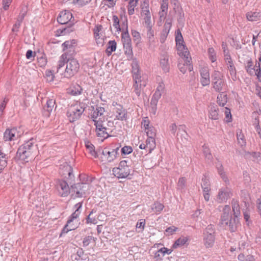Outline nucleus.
Listing matches in <instances>:
<instances>
[{"instance_id": "obj_1", "label": "nucleus", "mask_w": 261, "mask_h": 261, "mask_svg": "<svg viewBox=\"0 0 261 261\" xmlns=\"http://www.w3.org/2000/svg\"><path fill=\"white\" fill-rule=\"evenodd\" d=\"M37 151V145L35 144L34 139L32 138L19 146L16 157L19 160L27 163L34 159Z\"/></svg>"}, {"instance_id": "obj_2", "label": "nucleus", "mask_w": 261, "mask_h": 261, "mask_svg": "<svg viewBox=\"0 0 261 261\" xmlns=\"http://www.w3.org/2000/svg\"><path fill=\"white\" fill-rule=\"evenodd\" d=\"M72 18V13L68 11L65 10L60 12L57 18L58 22L61 24H68L67 27L58 31V32L60 31L61 35H65L74 31L72 28L73 23L71 21Z\"/></svg>"}, {"instance_id": "obj_3", "label": "nucleus", "mask_w": 261, "mask_h": 261, "mask_svg": "<svg viewBox=\"0 0 261 261\" xmlns=\"http://www.w3.org/2000/svg\"><path fill=\"white\" fill-rule=\"evenodd\" d=\"M113 124V122L111 121H109L107 123L105 120H102L95 121L94 125L96 127V136L104 139L108 138L110 136L109 132H111V130L107 126H111Z\"/></svg>"}, {"instance_id": "obj_4", "label": "nucleus", "mask_w": 261, "mask_h": 261, "mask_svg": "<svg viewBox=\"0 0 261 261\" xmlns=\"http://www.w3.org/2000/svg\"><path fill=\"white\" fill-rule=\"evenodd\" d=\"M85 108L82 103L71 105L68 109L67 116L70 122L79 120L85 111Z\"/></svg>"}, {"instance_id": "obj_5", "label": "nucleus", "mask_w": 261, "mask_h": 261, "mask_svg": "<svg viewBox=\"0 0 261 261\" xmlns=\"http://www.w3.org/2000/svg\"><path fill=\"white\" fill-rule=\"evenodd\" d=\"M112 171L115 176L118 178H126L130 174V166L127 161L123 160L119 163L118 167L113 169Z\"/></svg>"}, {"instance_id": "obj_6", "label": "nucleus", "mask_w": 261, "mask_h": 261, "mask_svg": "<svg viewBox=\"0 0 261 261\" xmlns=\"http://www.w3.org/2000/svg\"><path fill=\"white\" fill-rule=\"evenodd\" d=\"M134 84L133 86V99H140L141 93L143 88L146 86L147 82L144 80V77L135 75L133 76Z\"/></svg>"}, {"instance_id": "obj_7", "label": "nucleus", "mask_w": 261, "mask_h": 261, "mask_svg": "<svg viewBox=\"0 0 261 261\" xmlns=\"http://www.w3.org/2000/svg\"><path fill=\"white\" fill-rule=\"evenodd\" d=\"M80 69V64L75 59H68L66 61V67L64 76L69 78L74 76Z\"/></svg>"}, {"instance_id": "obj_8", "label": "nucleus", "mask_w": 261, "mask_h": 261, "mask_svg": "<svg viewBox=\"0 0 261 261\" xmlns=\"http://www.w3.org/2000/svg\"><path fill=\"white\" fill-rule=\"evenodd\" d=\"M215 230L212 225H208L203 232V243L206 248L212 247L215 241Z\"/></svg>"}, {"instance_id": "obj_9", "label": "nucleus", "mask_w": 261, "mask_h": 261, "mask_svg": "<svg viewBox=\"0 0 261 261\" xmlns=\"http://www.w3.org/2000/svg\"><path fill=\"white\" fill-rule=\"evenodd\" d=\"M176 45L178 54L180 56L186 57L189 55V52L188 48L184 44V41L182 35L179 30H177V34L175 37Z\"/></svg>"}, {"instance_id": "obj_10", "label": "nucleus", "mask_w": 261, "mask_h": 261, "mask_svg": "<svg viewBox=\"0 0 261 261\" xmlns=\"http://www.w3.org/2000/svg\"><path fill=\"white\" fill-rule=\"evenodd\" d=\"M89 190V186L85 183H77L71 187V193H75V197H86L87 192Z\"/></svg>"}, {"instance_id": "obj_11", "label": "nucleus", "mask_w": 261, "mask_h": 261, "mask_svg": "<svg viewBox=\"0 0 261 261\" xmlns=\"http://www.w3.org/2000/svg\"><path fill=\"white\" fill-rule=\"evenodd\" d=\"M112 106L115 107L114 112L115 113L116 119L120 121L126 120L127 119V112L123 106L115 101L113 102Z\"/></svg>"}, {"instance_id": "obj_12", "label": "nucleus", "mask_w": 261, "mask_h": 261, "mask_svg": "<svg viewBox=\"0 0 261 261\" xmlns=\"http://www.w3.org/2000/svg\"><path fill=\"white\" fill-rule=\"evenodd\" d=\"M201 187L202 189L203 195L205 201H208L210 200L211 191V184L209 179L206 175H204L202 178Z\"/></svg>"}, {"instance_id": "obj_13", "label": "nucleus", "mask_w": 261, "mask_h": 261, "mask_svg": "<svg viewBox=\"0 0 261 261\" xmlns=\"http://www.w3.org/2000/svg\"><path fill=\"white\" fill-rule=\"evenodd\" d=\"M169 58V56L167 52H164L160 55V67L165 73H167L170 70Z\"/></svg>"}, {"instance_id": "obj_14", "label": "nucleus", "mask_w": 261, "mask_h": 261, "mask_svg": "<svg viewBox=\"0 0 261 261\" xmlns=\"http://www.w3.org/2000/svg\"><path fill=\"white\" fill-rule=\"evenodd\" d=\"M93 112L91 115V118L95 122V121L98 120H105V117L103 116L104 113L105 112V109L104 108L100 106L96 105L95 109L93 107Z\"/></svg>"}, {"instance_id": "obj_15", "label": "nucleus", "mask_w": 261, "mask_h": 261, "mask_svg": "<svg viewBox=\"0 0 261 261\" xmlns=\"http://www.w3.org/2000/svg\"><path fill=\"white\" fill-rule=\"evenodd\" d=\"M60 195L62 197H67L70 193H71V188L65 180H59L57 185Z\"/></svg>"}, {"instance_id": "obj_16", "label": "nucleus", "mask_w": 261, "mask_h": 261, "mask_svg": "<svg viewBox=\"0 0 261 261\" xmlns=\"http://www.w3.org/2000/svg\"><path fill=\"white\" fill-rule=\"evenodd\" d=\"M18 137V133L17 129L13 128L7 129L4 134V140L5 141H14L17 140Z\"/></svg>"}, {"instance_id": "obj_17", "label": "nucleus", "mask_w": 261, "mask_h": 261, "mask_svg": "<svg viewBox=\"0 0 261 261\" xmlns=\"http://www.w3.org/2000/svg\"><path fill=\"white\" fill-rule=\"evenodd\" d=\"M231 208L229 205H226L223 210V213L221 217V224L225 226L228 225V221L232 218L230 215Z\"/></svg>"}, {"instance_id": "obj_18", "label": "nucleus", "mask_w": 261, "mask_h": 261, "mask_svg": "<svg viewBox=\"0 0 261 261\" xmlns=\"http://www.w3.org/2000/svg\"><path fill=\"white\" fill-rule=\"evenodd\" d=\"M232 194L228 188H222L220 189L218 196L217 201L219 203L226 201L230 197Z\"/></svg>"}, {"instance_id": "obj_19", "label": "nucleus", "mask_w": 261, "mask_h": 261, "mask_svg": "<svg viewBox=\"0 0 261 261\" xmlns=\"http://www.w3.org/2000/svg\"><path fill=\"white\" fill-rule=\"evenodd\" d=\"M188 56H187V58L186 57L181 56L185 59V63H179L178 65L179 70L184 74L186 73L187 69L189 71L193 70V66L191 63V57L189 58Z\"/></svg>"}, {"instance_id": "obj_20", "label": "nucleus", "mask_w": 261, "mask_h": 261, "mask_svg": "<svg viewBox=\"0 0 261 261\" xmlns=\"http://www.w3.org/2000/svg\"><path fill=\"white\" fill-rule=\"evenodd\" d=\"M172 26L171 19L168 18L166 20V22L164 25V29L162 31L161 35V42L163 43L167 37L169 33L170 30Z\"/></svg>"}, {"instance_id": "obj_21", "label": "nucleus", "mask_w": 261, "mask_h": 261, "mask_svg": "<svg viewBox=\"0 0 261 261\" xmlns=\"http://www.w3.org/2000/svg\"><path fill=\"white\" fill-rule=\"evenodd\" d=\"M161 97V93L154 92L153 94L150 101V112L155 115L157 110V104L159 100Z\"/></svg>"}, {"instance_id": "obj_22", "label": "nucleus", "mask_w": 261, "mask_h": 261, "mask_svg": "<svg viewBox=\"0 0 261 261\" xmlns=\"http://www.w3.org/2000/svg\"><path fill=\"white\" fill-rule=\"evenodd\" d=\"M200 82L203 86L209 85L210 84V73L208 70L206 68H203L200 70Z\"/></svg>"}, {"instance_id": "obj_23", "label": "nucleus", "mask_w": 261, "mask_h": 261, "mask_svg": "<svg viewBox=\"0 0 261 261\" xmlns=\"http://www.w3.org/2000/svg\"><path fill=\"white\" fill-rule=\"evenodd\" d=\"M55 100L49 99L46 101V105L43 108V115L46 117H49L50 113L55 108Z\"/></svg>"}, {"instance_id": "obj_24", "label": "nucleus", "mask_w": 261, "mask_h": 261, "mask_svg": "<svg viewBox=\"0 0 261 261\" xmlns=\"http://www.w3.org/2000/svg\"><path fill=\"white\" fill-rule=\"evenodd\" d=\"M219 109L216 105H211L209 111V118L213 120H218L220 115L218 112Z\"/></svg>"}, {"instance_id": "obj_25", "label": "nucleus", "mask_w": 261, "mask_h": 261, "mask_svg": "<svg viewBox=\"0 0 261 261\" xmlns=\"http://www.w3.org/2000/svg\"><path fill=\"white\" fill-rule=\"evenodd\" d=\"M123 25L125 26V31L122 33L121 40L123 45L132 43L131 39L128 32L127 21L123 22Z\"/></svg>"}, {"instance_id": "obj_26", "label": "nucleus", "mask_w": 261, "mask_h": 261, "mask_svg": "<svg viewBox=\"0 0 261 261\" xmlns=\"http://www.w3.org/2000/svg\"><path fill=\"white\" fill-rule=\"evenodd\" d=\"M247 19L250 21H255L259 20L261 18V14L259 12L250 11L246 14Z\"/></svg>"}, {"instance_id": "obj_27", "label": "nucleus", "mask_w": 261, "mask_h": 261, "mask_svg": "<svg viewBox=\"0 0 261 261\" xmlns=\"http://www.w3.org/2000/svg\"><path fill=\"white\" fill-rule=\"evenodd\" d=\"M82 88L77 84H73L68 90V93L70 94L76 96L82 93Z\"/></svg>"}, {"instance_id": "obj_28", "label": "nucleus", "mask_w": 261, "mask_h": 261, "mask_svg": "<svg viewBox=\"0 0 261 261\" xmlns=\"http://www.w3.org/2000/svg\"><path fill=\"white\" fill-rule=\"evenodd\" d=\"M102 154L106 157L108 162H111L116 158V153L114 151H110L107 148H105Z\"/></svg>"}, {"instance_id": "obj_29", "label": "nucleus", "mask_w": 261, "mask_h": 261, "mask_svg": "<svg viewBox=\"0 0 261 261\" xmlns=\"http://www.w3.org/2000/svg\"><path fill=\"white\" fill-rule=\"evenodd\" d=\"M239 224L238 217H233L230 219L228 221V227L231 232H235Z\"/></svg>"}, {"instance_id": "obj_30", "label": "nucleus", "mask_w": 261, "mask_h": 261, "mask_svg": "<svg viewBox=\"0 0 261 261\" xmlns=\"http://www.w3.org/2000/svg\"><path fill=\"white\" fill-rule=\"evenodd\" d=\"M202 151L206 162L208 163H212L213 162V157L211 152L210 149L207 145L204 144L202 146Z\"/></svg>"}, {"instance_id": "obj_31", "label": "nucleus", "mask_w": 261, "mask_h": 261, "mask_svg": "<svg viewBox=\"0 0 261 261\" xmlns=\"http://www.w3.org/2000/svg\"><path fill=\"white\" fill-rule=\"evenodd\" d=\"M186 126L185 125H179L178 126V132L176 134V136L177 137V139H178V136L179 134H181V139L182 141L184 140L185 141L188 140V135L186 131Z\"/></svg>"}, {"instance_id": "obj_32", "label": "nucleus", "mask_w": 261, "mask_h": 261, "mask_svg": "<svg viewBox=\"0 0 261 261\" xmlns=\"http://www.w3.org/2000/svg\"><path fill=\"white\" fill-rule=\"evenodd\" d=\"M211 78L212 83L224 81L223 74L218 70H214L211 75Z\"/></svg>"}, {"instance_id": "obj_33", "label": "nucleus", "mask_w": 261, "mask_h": 261, "mask_svg": "<svg viewBox=\"0 0 261 261\" xmlns=\"http://www.w3.org/2000/svg\"><path fill=\"white\" fill-rule=\"evenodd\" d=\"M212 85L214 89L217 92L221 93L226 89V85L225 81L212 83Z\"/></svg>"}, {"instance_id": "obj_34", "label": "nucleus", "mask_w": 261, "mask_h": 261, "mask_svg": "<svg viewBox=\"0 0 261 261\" xmlns=\"http://www.w3.org/2000/svg\"><path fill=\"white\" fill-rule=\"evenodd\" d=\"M217 101L220 106L224 107L227 102V96L224 92L220 93L217 98Z\"/></svg>"}, {"instance_id": "obj_35", "label": "nucleus", "mask_w": 261, "mask_h": 261, "mask_svg": "<svg viewBox=\"0 0 261 261\" xmlns=\"http://www.w3.org/2000/svg\"><path fill=\"white\" fill-rule=\"evenodd\" d=\"M8 159L7 155L3 152H0V173L7 166Z\"/></svg>"}, {"instance_id": "obj_36", "label": "nucleus", "mask_w": 261, "mask_h": 261, "mask_svg": "<svg viewBox=\"0 0 261 261\" xmlns=\"http://www.w3.org/2000/svg\"><path fill=\"white\" fill-rule=\"evenodd\" d=\"M117 43L115 40H110L108 43V47L106 49V53L108 56H110L113 51L116 49Z\"/></svg>"}, {"instance_id": "obj_37", "label": "nucleus", "mask_w": 261, "mask_h": 261, "mask_svg": "<svg viewBox=\"0 0 261 261\" xmlns=\"http://www.w3.org/2000/svg\"><path fill=\"white\" fill-rule=\"evenodd\" d=\"M85 146L88 150L89 153L94 158H96L98 157L97 153L95 150L94 146L89 141H86L85 142Z\"/></svg>"}, {"instance_id": "obj_38", "label": "nucleus", "mask_w": 261, "mask_h": 261, "mask_svg": "<svg viewBox=\"0 0 261 261\" xmlns=\"http://www.w3.org/2000/svg\"><path fill=\"white\" fill-rule=\"evenodd\" d=\"M156 144L155 138H148L146 140V147L148 148L149 153H151L152 151L155 148Z\"/></svg>"}, {"instance_id": "obj_39", "label": "nucleus", "mask_w": 261, "mask_h": 261, "mask_svg": "<svg viewBox=\"0 0 261 261\" xmlns=\"http://www.w3.org/2000/svg\"><path fill=\"white\" fill-rule=\"evenodd\" d=\"M164 207V205L158 201L154 202L151 206L152 211L154 212L156 214H159L163 210Z\"/></svg>"}, {"instance_id": "obj_40", "label": "nucleus", "mask_w": 261, "mask_h": 261, "mask_svg": "<svg viewBox=\"0 0 261 261\" xmlns=\"http://www.w3.org/2000/svg\"><path fill=\"white\" fill-rule=\"evenodd\" d=\"M97 240L96 238H94L93 236H89L85 237L83 240V246L86 247L89 245L91 243L95 244Z\"/></svg>"}, {"instance_id": "obj_41", "label": "nucleus", "mask_w": 261, "mask_h": 261, "mask_svg": "<svg viewBox=\"0 0 261 261\" xmlns=\"http://www.w3.org/2000/svg\"><path fill=\"white\" fill-rule=\"evenodd\" d=\"M217 171L219 174L221 176L223 180L226 182H228V179L227 177L225 174V172L223 170V168L221 164H219L217 165Z\"/></svg>"}, {"instance_id": "obj_42", "label": "nucleus", "mask_w": 261, "mask_h": 261, "mask_svg": "<svg viewBox=\"0 0 261 261\" xmlns=\"http://www.w3.org/2000/svg\"><path fill=\"white\" fill-rule=\"evenodd\" d=\"M132 66L133 77L135 75H138V76H141L139 73V65H138V62L136 60H133L132 64Z\"/></svg>"}, {"instance_id": "obj_43", "label": "nucleus", "mask_w": 261, "mask_h": 261, "mask_svg": "<svg viewBox=\"0 0 261 261\" xmlns=\"http://www.w3.org/2000/svg\"><path fill=\"white\" fill-rule=\"evenodd\" d=\"M75 41L74 40H67L62 44L63 50H66L68 49L75 47Z\"/></svg>"}, {"instance_id": "obj_44", "label": "nucleus", "mask_w": 261, "mask_h": 261, "mask_svg": "<svg viewBox=\"0 0 261 261\" xmlns=\"http://www.w3.org/2000/svg\"><path fill=\"white\" fill-rule=\"evenodd\" d=\"M102 29L103 27L100 24H98L95 26L94 29V34L96 40L100 39V38L102 36L101 32Z\"/></svg>"}, {"instance_id": "obj_45", "label": "nucleus", "mask_w": 261, "mask_h": 261, "mask_svg": "<svg viewBox=\"0 0 261 261\" xmlns=\"http://www.w3.org/2000/svg\"><path fill=\"white\" fill-rule=\"evenodd\" d=\"M153 26L146 27L147 29V37L150 42L154 41V32L152 29Z\"/></svg>"}, {"instance_id": "obj_46", "label": "nucleus", "mask_w": 261, "mask_h": 261, "mask_svg": "<svg viewBox=\"0 0 261 261\" xmlns=\"http://www.w3.org/2000/svg\"><path fill=\"white\" fill-rule=\"evenodd\" d=\"M65 55H62L60 57V59L58 62V65L57 66V72H59L61 68L63 67L65 65V64L66 63V61L67 59L64 57Z\"/></svg>"}, {"instance_id": "obj_47", "label": "nucleus", "mask_w": 261, "mask_h": 261, "mask_svg": "<svg viewBox=\"0 0 261 261\" xmlns=\"http://www.w3.org/2000/svg\"><path fill=\"white\" fill-rule=\"evenodd\" d=\"M64 53L62 55H65L64 57L66 59H74L73 56L75 54V47L63 50Z\"/></svg>"}, {"instance_id": "obj_48", "label": "nucleus", "mask_w": 261, "mask_h": 261, "mask_svg": "<svg viewBox=\"0 0 261 261\" xmlns=\"http://www.w3.org/2000/svg\"><path fill=\"white\" fill-rule=\"evenodd\" d=\"M123 48L125 54L129 57H132L133 56L132 43L129 44H124L123 45Z\"/></svg>"}, {"instance_id": "obj_49", "label": "nucleus", "mask_w": 261, "mask_h": 261, "mask_svg": "<svg viewBox=\"0 0 261 261\" xmlns=\"http://www.w3.org/2000/svg\"><path fill=\"white\" fill-rule=\"evenodd\" d=\"M247 66H246V70L247 72L250 75H252L253 73V70H254V67H253V62L251 59L248 60L247 62Z\"/></svg>"}, {"instance_id": "obj_50", "label": "nucleus", "mask_w": 261, "mask_h": 261, "mask_svg": "<svg viewBox=\"0 0 261 261\" xmlns=\"http://www.w3.org/2000/svg\"><path fill=\"white\" fill-rule=\"evenodd\" d=\"M75 228L76 227L75 226H73L72 223H69L67 221V224L63 228L60 236L63 233H66L70 230H74Z\"/></svg>"}, {"instance_id": "obj_51", "label": "nucleus", "mask_w": 261, "mask_h": 261, "mask_svg": "<svg viewBox=\"0 0 261 261\" xmlns=\"http://www.w3.org/2000/svg\"><path fill=\"white\" fill-rule=\"evenodd\" d=\"M237 137L238 143L240 144V146L242 147L245 146L246 141L244 139V135L242 133L241 130H240L239 133H237Z\"/></svg>"}, {"instance_id": "obj_52", "label": "nucleus", "mask_w": 261, "mask_h": 261, "mask_svg": "<svg viewBox=\"0 0 261 261\" xmlns=\"http://www.w3.org/2000/svg\"><path fill=\"white\" fill-rule=\"evenodd\" d=\"M238 259L240 261H254V258L253 255H247L245 256L243 254H240L238 256Z\"/></svg>"}, {"instance_id": "obj_53", "label": "nucleus", "mask_w": 261, "mask_h": 261, "mask_svg": "<svg viewBox=\"0 0 261 261\" xmlns=\"http://www.w3.org/2000/svg\"><path fill=\"white\" fill-rule=\"evenodd\" d=\"M145 131L148 138H155L156 136V130L153 127L150 126L149 128H147Z\"/></svg>"}, {"instance_id": "obj_54", "label": "nucleus", "mask_w": 261, "mask_h": 261, "mask_svg": "<svg viewBox=\"0 0 261 261\" xmlns=\"http://www.w3.org/2000/svg\"><path fill=\"white\" fill-rule=\"evenodd\" d=\"M28 11V8L25 6H23L21 8V11L17 18L19 21L22 22L24 17L25 16Z\"/></svg>"}, {"instance_id": "obj_55", "label": "nucleus", "mask_w": 261, "mask_h": 261, "mask_svg": "<svg viewBox=\"0 0 261 261\" xmlns=\"http://www.w3.org/2000/svg\"><path fill=\"white\" fill-rule=\"evenodd\" d=\"M94 212H95V211H94V210H92L90 212L89 215L86 218V222L87 224L92 223V224H95L97 223V220L95 218L91 217V215H92V214Z\"/></svg>"}, {"instance_id": "obj_56", "label": "nucleus", "mask_w": 261, "mask_h": 261, "mask_svg": "<svg viewBox=\"0 0 261 261\" xmlns=\"http://www.w3.org/2000/svg\"><path fill=\"white\" fill-rule=\"evenodd\" d=\"M38 63L41 67H43L46 65L47 59L44 54H42L40 57H38Z\"/></svg>"}, {"instance_id": "obj_57", "label": "nucleus", "mask_w": 261, "mask_h": 261, "mask_svg": "<svg viewBox=\"0 0 261 261\" xmlns=\"http://www.w3.org/2000/svg\"><path fill=\"white\" fill-rule=\"evenodd\" d=\"M232 208L233 212L234 217H238V216L240 214V206L238 203H237V202L232 203Z\"/></svg>"}, {"instance_id": "obj_58", "label": "nucleus", "mask_w": 261, "mask_h": 261, "mask_svg": "<svg viewBox=\"0 0 261 261\" xmlns=\"http://www.w3.org/2000/svg\"><path fill=\"white\" fill-rule=\"evenodd\" d=\"M225 120L227 122H230L232 121V116L230 110L225 107L224 109Z\"/></svg>"}, {"instance_id": "obj_59", "label": "nucleus", "mask_w": 261, "mask_h": 261, "mask_svg": "<svg viewBox=\"0 0 261 261\" xmlns=\"http://www.w3.org/2000/svg\"><path fill=\"white\" fill-rule=\"evenodd\" d=\"M113 26L116 29L117 32H120L121 31V29L120 28L119 24V20L118 17L116 15L113 16Z\"/></svg>"}, {"instance_id": "obj_60", "label": "nucleus", "mask_w": 261, "mask_h": 261, "mask_svg": "<svg viewBox=\"0 0 261 261\" xmlns=\"http://www.w3.org/2000/svg\"><path fill=\"white\" fill-rule=\"evenodd\" d=\"M186 179L185 177H181L179 179L177 184V189L182 190L186 187Z\"/></svg>"}, {"instance_id": "obj_61", "label": "nucleus", "mask_w": 261, "mask_h": 261, "mask_svg": "<svg viewBox=\"0 0 261 261\" xmlns=\"http://www.w3.org/2000/svg\"><path fill=\"white\" fill-rule=\"evenodd\" d=\"M187 241V239L185 237L179 238L177 239L173 245V247L180 246L184 245Z\"/></svg>"}, {"instance_id": "obj_62", "label": "nucleus", "mask_w": 261, "mask_h": 261, "mask_svg": "<svg viewBox=\"0 0 261 261\" xmlns=\"http://www.w3.org/2000/svg\"><path fill=\"white\" fill-rule=\"evenodd\" d=\"M208 53L210 60L212 62H215L216 61V57L214 49L212 47L209 48Z\"/></svg>"}, {"instance_id": "obj_63", "label": "nucleus", "mask_w": 261, "mask_h": 261, "mask_svg": "<svg viewBox=\"0 0 261 261\" xmlns=\"http://www.w3.org/2000/svg\"><path fill=\"white\" fill-rule=\"evenodd\" d=\"M230 74L231 76V79L233 81H236L237 80V72H236V69L234 66H231L228 67V68Z\"/></svg>"}, {"instance_id": "obj_64", "label": "nucleus", "mask_w": 261, "mask_h": 261, "mask_svg": "<svg viewBox=\"0 0 261 261\" xmlns=\"http://www.w3.org/2000/svg\"><path fill=\"white\" fill-rule=\"evenodd\" d=\"M133 151V148L131 146H125L121 149L122 154L126 155L130 153Z\"/></svg>"}]
</instances>
